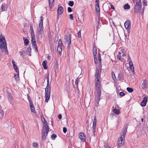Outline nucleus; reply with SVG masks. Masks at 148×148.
Wrapping results in <instances>:
<instances>
[{"instance_id": "nucleus-13", "label": "nucleus", "mask_w": 148, "mask_h": 148, "mask_svg": "<svg viewBox=\"0 0 148 148\" xmlns=\"http://www.w3.org/2000/svg\"><path fill=\"white\" fill-rule=\"evenodd\" d=\"M127 127H125L123 128V130L122 131V133L121 136H122L123 138H125V136L127 132Z\"/></svg>"}, {"instance_id": "nucleus-20", "label": "nucleus", "mask_w": 148, "mask_h": 148, "mask_svg": "<svg viewBox=\"0 0 148 148\" xmlns=\"http://www.w3.org/2000/svg\"><path fill=\"white\" fill-rule=\"evenodd\" d=\"M23 39L24 42V44L25 46H27L29 43L28 40L25 37H23Z\"/></svg>"}, {"instance_id": "nucleus-41", "label": "nucleus", "mask_w": 148, "mask_h": 148, "mask_svg": "<svg viewBox=\"0 0 148 148\" xmlns=\"http://www.w3.org/2000/svg\"><path fill=\"white\" fill-rule=\"evenodd\" d=\"M122 141H118V144L119 147H121L123 145Z\"/></svg>"}, {"instance_id": "nucleus-8", "label": "nucleus", "mask_w": 148, "mask_h": 148, "mask_svg": "<svg viewBox=\"0 0 148 148\" xmlns=\"http://www.w3.org/2000/svg\"><path fill=\"white\" fill-rule=\"evenodd\" d=\"M49 132L47 131H45V130H42V138L43 140H45Z\"/></svg>"}, {"instance_id": "nucleus-16", "label": "nucleus", "mask_w": 148, "mask_h": 148, "mask_svg": "<svg viewBox=\"0 0 148 148\" xmlns=\"http://www.w3.org/2000/svg\"><path fill=\"white\" fill-rule=\"evenodd\" d=\"M42 66L45 69H47V62L46 60L44 61L42 63Z\"/></svg>"}, {"instance_id": "nucleus-29", "label": "nucleus", "mask_w": 148, "mask_h": 148, "mask_svg": "<svg viewBox=\"0 0 148 148\" xmlns=\"http://www.w3.org/2000/svg\"><path fill=\"white\" fill-rule=\"evenodd\" d=\"M27 97L29 103V104H33V102L31 100V97L28 94L27 95Z\"/></svg>"}, {"instance_id": "nucleus-60", "label": "nucleus", "mask_w": 148, "mask_h": 148, "mask_svg": "<svg viewBox=\"0 0 148 148\" xmlns=\"http://www.w3.org/2000/svg\"><path fill=\"white\" fill-rule=\"evenodd\" d=\"M32 45L33 46V47H35L36 46H37L36 42H35L34 43H32Z\"/></svg>"}, {"instance_id": "nucleus-48", "label": "nucleus", "mask_w": 148, "mask_h": 148, "mask_svg": "<svg viewBox=\"0 0 148 148\" xmlns=\"http://www.w3.org/2000/svg\"><path fill=\"white\" fill-rule=\"evenodd\" d=\"M96 123L93 122V129H95Z\"/></svg>"}, {"instance_id": "nucleus-23", "label": "nucleus", "mask_w": 148, "mask_h": 148, "mask_svg": "<svg viewBox=\"0 0 148 148\" xmlns=\"http://www.w3.org/2000/svg\"><path fill=\"white\" fill-rule=\"evenodd\" d=\"M100 8L99 6L95 7V10L98 16H100Z\"/></svg>"}, {"instance_id": "nucleus-35", "label": "nucleus", "mask_w": 148, "mask_h": 148, "mask_svg": "<svg viewBox=\"0 0 148 148\" xmlns=\"http://www.w3.org/2000/svg\"><path fill=\"white\" fill-rule=\"evenodd\" d=\"M136 4L138 5H142L141 0H136Z\"/></svg>"}, {"instance_id": "nucleus-56", "label": "nucleus", "mask_w": 148, "mask_h": 148, "mask_svg": "<svg viewBox=\"0 0 148 148\" xmlns=\"http://www.w3.org/2000/svg\"><path fill=\"white\" fill-rule=\"evenodd\" d=\"M123 137L121 136L120 137V138L118 140V141H123Z\"/></svg>"}, {"instance_id": "nucleus-18", "label": "nucleus", "mask_w": 148, "mask_h": 148, "mask_svg": "<svg viewBox=\"0 0 148 148\" xmlns=\"http://www.w3.org/2000/svg\"><path fill=\"white\" fill-rule=\"evenodd\" d=\"M7 95L8 96V98L9 99V101H11L12 100L13 97L11 93L9 92H7Z\"/></svg>"}, {"instance_id": "nucleus-47", "label": "nucleus", "mask_w": 148, "mask_h": 148, "mask_svg": "<svg viewBox=\"0 0 148 148\" xmlns=\"http://www.w3.org/2000/svg\"><path fill=\"white\" fill-rule=\"evenodd\" d=\"M78 36L79 38H80L81 37V30H80L78 33Z\"/></svg>"}, {"instance_id": "nucleus-34", "label": "nucleus", "mask_w": 148, "mask_h": 148, "mask_svg": "<svg viewBox=\"0 0 148 148\" xmlns=\"http://www.w3.org/2000/svg\"><path fill=\"white\" fill-rule=\"evenodd\" d=\"M74 3L73 1H70L68 5L69 6L72 7L74 5Z\"/></svg>"}, {"instance_id": "nucleus-39", "label": "nucleus", "mask_w": 148, "mask_h": 148, "mask_svg": "<svg viewBox=\"0 0 148 148\" xmlns=\"http://www.w3.org/2000/svg\"><path fill=\"white\" fill-rule=\"evenodd\" d=\"M13 68H14L16 73H18V72H19V69L16 65L13 66Z\"/></svg>"}, {"instance_id": "nucleus-54", "label": "nucleus", "mask_w": 148, "mask_h": 148, "mask_svg": "<svg viewBox=\"0 0 148 148\" xmlns=\"http://www.w3.org/2000/svg\"><path fill=\"white\" fill-rule=\"evenodd\" d=\"M70 16V18L72 20H73V14H70L69 15Z\"/></svg>"}, {"instance_id": "nucleus-14", "label": "nucleus", "mask_w": 148, "mask_h": 148, "mask_svg": "<svg viewBox=\"0 0 148 148\" xmlns=\"http://www.w3.org/2000/svg\"><path fill=\"white\" fill-rule=\"evenodd\" d=\"M71 34H69L66 37V40L67 41L68 44H71Z\"/></svg>"}, {"instance_id": "nucleus-9", "label": "nucleus", "mask_w": 148, "mask_h": 148, "mask_svg": "<svg viewBox=\"0 0 148 148\" xmlns=\"http://www.w3.org/2000/svg\"><path fill=\"white\" fill-rule=\"evenodd\" d=\"M50 94L51 92H50V91L48 92H45V102H48L50 98Z\"/></svg>"}, {"instance_id": "nucleus-31", "label": "nucleus", "mask_w": 148, "mask_h": 148, "mask_svg": "<svg viewBox=\"0 0 148 148\" xmlns=\"http://www.w3.org/2000/svg\"><path fill=\"white\" fill-rule=\"evenodd\" d=\"M62 47H61L60 46H58L57 48L58 51L59 52L60 54V53L62 51Z\"/></svg>"}, {"instance_id": "nucleus-42", "label": "nucleus", "mask_w": 148, "mask_h": 148, "mask_svg": "<svg viewBox=\"0 0 148 148\" xmlns=\"http://www.w3.org/2000/svg\"><path fill=\"white\" fill-rule=\"evenodd\" d=\"M78 77L77 79H76L75 81V84L76 86V87L77 88H78V82L79 81L78 80Z\"/></svg>"}, {"instance_id": "nucleus-38", "label": "nucleus", "mask_w": 148, "mask_h": 148, "mask_svg": "<svg viewBox=\"0 0 148 148\" xmlns=\"http://www.w3.org/2000/svg\"><path fill=\"white\" fill-rule=\"evenodd\" d=\"M43 17L41 16L40 17V21L39 23V25H43Z\"/></svg>"}, {"instance_id": "nucleus-53", "label": "nucleus", "mask_w": 148, "mask_h": 148, "mask_svg": "<svg viewBox=\"0 0 148 148\" xmlns=\"http://www.w3.org/2000/svg\"><path fill=\"white\" fill-rule=\"evenodd\" d=\"M63 132L64 133H66L67 132V129H66V128L65 127H63Z\"/></svg>"}, {"instance_id": "nucleus-37", "label": "nucleus", "mask_w": 148, "mask_h": 148, "mask_svg": "<svg viewBox=\"0 0 148 148\" xmlns=\"http://www.w3.org/2000/svg\"><path fill=\"white\" fill-rule=\"evenodd\" d=\"M5 4H3L1 6V10L3 11H5V8H4L5 6Z\"/></svg>"}, {"instance_id": "nucleus-7", "label": "nucleus", "mask_w": 148, "mask_h": 148, "mask_svg": "<svg viewBox=\"0 0 148 148\" xmlns=\"http://www.w3.org/2000/svg\"><path fill=\"white\" fill-rule=\"evenodd\" d=\"M79 138L83 142H84L86 141V137L85 135L82 132H80L79 134Z\"/></svg>"}, {"instance_id": "nucleus-62", "label": "nucleus", "mask_w": 148, "mask_h": 148, "mask_svg": "<svg viewBox=\"0 0 148 148\" xmlns=\"http://www.w3.org/2000/svg\"><path fill=\"white\" fill-rule=\"evenodd\" d=\"M30 30H33V24H30Z\"/></svg>"}, {"instance_id": "nucleus-55", "label": "nucleus", "mask_w": 148, "mask_h": 148, "mask_svg": "<svg viewBox=\"0 0 148 148\" xmlns=\"http://www.w3.org/2000/svg\"><path fill=\"white\" fill-rule=\"evenodd\" d=\"M47 84H49V75H48L47 77Z\"/></svg>"}, {"instance_id": "nucleus-22", "label": "nucleus", "mask_w": 148, "mask_h": 148, "mask_svg": "<svg viewBox=\"0 0 148 148\" xmlns=\"http://www.w3.org/2000/svg\"><path fill=\"white\" fill-rule=\"evenodd\" d=\"M129 64L130 69L132 70L133 73L134 71V68L132 61H130L129 62Z\"/></svg>"}, {"instance_id": "nucleus-61", "label": "nucleus", "mask_w": 148, "mask_h": 148, "mask_svg": "<svg viewBox=\"0 0 148 148\" xmlns=\"http://www.w3.org/2000/svg\"><path fill=\"white\" fill-rule=\"evenodd\" d=\"M58 117L59 119H61L62 118V116L61 114H59L58 115Z\"/></svg>"}, {"instance_id": "nucleus-30", "label": "nucleus", "mask_w": 148, "mask_h": 148, "mask_svg": "<svg viewBox=\"0 0 148 148\" xmlns=\"http://www.w3.org/2000/svg\"><path fill=\"white\" fill-rule=\"evenodd\" d=\"M127 90L129 92H132L134 91V90L132 88L130 87L127 88Z\"/></svg>"}, {"instance_id": "nucleus-6", "label": "nucleus", "mask_w": 148, "mask_h": 148, "mask_svg": "<svg viewBox=\"0 0 148 148\" xmlns=\"http://www.w3.org/2000/svg\"><path fill=\"white\" fill-rule=\"evenodd\" d=\"M147 99L148 97L147 96H145L144 97L143 100L140 103V105L141 106L144 107L145 106L147 101Z\"/></svg>"}, {"instance_id": "nucleus-43", "label": "nucleus", "mask_w": 148, "mask_h": 148, "mask_svg": "<svg viewBox=\"0 0 148 148\" xmlns=\"http://www.w3.org/2000/svg\"><path fill=\"white\" fill-rule=\"evenodd\" d=\"M14 77H15V79H16L17 78L19 77V72H18V73H17L16 74H14Z\"/></svg>"}, {"instance_id": "nucleus-26", "label": "nucleus", "mask_w": 148, "mask_h": 148, "mask_svg": "<svg viewBox=\"0 0 148 148\" xmlns=\"http://www.w3.org/2000/svg\"><path fill=\"white\" fill-rule=\"evenodd\" d=\"M124 8L125 10H128L130 8V6L128 3H126L124 5Z\"/></svg>"}, {"instance_id": "nucleus-49", "label": "nucleus", "mask_w": 148, "mask_h": 148, "mask_svg": "<svg viewBox=\"0 0 148 148\" xmlns=\"http://www.w3.org/2000/svg\"><path fill=\"white\" fill-rule=\"evenodd\" d=\"M68 12H71L72 11V9L70 7H69L68 8Z\"/></svg>"}, {"instance_id": "nucleus-58", "label": "nucleus", "mask_w": 148, "mask_h": 148, "mask_svg": "<svg viewBox=\"0 0 148 148\" xmlns=\"http://www.w3.org/2000/svg\"><path fill=\"white\" fill-rule=\"evenodd\" d=\"M33 145L35 147H36L38 146V144L36 143H33Z\"/></svg>"}, {"instance_id": "nucleus-12", "label": "nucleus", "mask_w": 148, "mask_h": 148, "mask_svg": "<svg viewBox=\"0 0 148 148\" xmlns=\"http://www.w3.org/2000/svg\"><path fill=\"white\" fill-rule=\"evenodd\" d=\"M118 79L121 81L124 80L123 73L121 71H120Z\"/></svg>"}, {"instance_id": "nucleus-44", "label": "nucleus", "mask_w": 148, "mask_h": 148, "mask_svg": "<svg viewBox=\"0 0 148 148\" xmlns=\"http://www.w3.org/2000/svg\"><path fill=\"white\" fill-rule=\"evenodd\" d=\"M58 46H60L61 47H62V41H61V39L59 40L58 41Z\"/></svg>"}, {"instance_id": "nucleus-57", "label": "nucleus", "mask_w": 148, "mask_h": 148, "mask_svg": "<svg viewBox=\"0 0 148 148\" xmlns=\"http://www.w3.org/2000/svg\"><path fill=\"white\" fill-rule=\"evenodd\" d=\"M12 62L13 64V66L16 65L15 64V62L14 60H12Z\"/></svg>"}, {"instance_id": "nucleus-19", "label": "nucleus", "mask_w": 148, "mask_h": 148, "mask_svg": "<svg viewBox=\"0 0 148 148\" xmlns=\"http://www.w3.org/2000/svg\"><path fill=\"white\" fill-rule=\"evenodd\" d=\"M51 88L50 86H49V85L47 84V86L45 88V92H48L49 91L51 92Z\"/></svg>"}, {"instance_id": "nucleus-24", "label": "nucleus", "mask_w": 148, "mask_h": 148, "mask_svg": "<svg viewBox=\"0 0 148 148\" xmlns=\"http://www.w3.org/2000/svg\"><path fill=\"white\" fill-rule=\"evenodd\" d=\"M19 53L22 57H23L25 55V51L24 50H21L19 51Z\"/></svg>"}, {"instance_id": "nucleus-27", "label": "nucleus", "mask_w": 148, "mask_h": 148, "mask_svg": "<svg viewBox=\"0 0 148 148\" xmlns=\"http://www.w3.org/2000/svg\"><path fill=\"white\" fill-rule=\"evenodd\" d=\"M93 54L94 56H96V54L97 53V49L95 47H94L93 48Z\"/></svg>"}, {"instance_id": "nucleus-3", "label": "nucleus", "mask_w": 148, "mask_h": 148, "mask_svg": "<svg viewBox=\"0 0 148 148\" xmlns=\"http://www.w3.org/2000/svg\"><path fill=\"white\" fill-rule=\"evenodd\" d=\"M97 95V102L96 106L97 107L99 105V101L100 99V97L101 95V88H97L96 90Z\"/></svg>"}, {"instance_id": "nucleus-45", "label": "nucleus", "mask_w": 148, "mask_h": 148, "mask_svg": "<svg viewBox=\"0 0 148 148\" xmlns=\"http://www.w3.org/2000/svg\"><path fill=\"white\" fill-rule=\"evenodd\" d=\"M94 59L95 62V64H97V60L96 57V56H94Z\"/></svg>"}, {"instance_id": "nucleus-5", "label": "nucleus", "mask_w": 148, "mask_h": 148, "mask_svg": "<svg viewBox=\"0 0 148 148\" xmlns=\"http://www.w3.org/2000/svg\"><path fill=\"white\" fill-rule=\"evenodd\" d=\"M142 8V5H138L136 4L134 6V13L135 14L141 10Z\"/></svg>"}, {"instance_id": "nucleus-32", "label": "nucleus", "mask_w": 148, "mask_h": 148, "mask_svg": "<svg viewBox=\"0 0 148 148\" xmlns=\"http://www.w3.org/2000/svg\"><path fill=\"white\" fill-rule=\"evenodd\" d=\"M112 76L113 80L114 81H116V78L113 72H112Z\"/></svg>"}, {"instance_id": "nucleus-4", "label": "nucleus", "mask_w": 148, "mask_h": 148, "mask_svg": "<svg viewBox=\"0 0 148 148\" xmlns=\"http://www.w3.org/2000/svg\"><path fill=\"white\" fill-rule=\"evenodd\" d=\"M130 21V20H127L124 23V25L125 28L127 29L128 34L130 33L131 28Z\"/></svg>"}, {"instance_id": "nucleus-46", "label": "nucleus", "mask_w": 148, "mask_h": 148, "mask_svg": "<svg viewBox=\"0 0 148 148\" xmlns=\"http://www.w3.org/2000/svg\"><path fill=\"white\" fill-rule=\"evenodd\" d=\"M31 37H32V36H35L34 31V29L31 30Z\"/></svg>"}, {"instance_id": "nucleus-50", "label": "nucleus", "mask_w": 148, "mask_h": 148, "mask_svg": "<svg viewBox=\"0 0 148 148\" xmlns=\"http://www.w3.org/2000/svg\"><path fill=\"white\" fill-rule=\"evenodd\" d=\"M42 117H43L44 120V122H43V125H48L47 124V122L45 120V118L43 116H42Z\"/></svg>"}, {"instance_id": "nucleus-1", "label": "nucleus", "mask_w": 148, "mask_h": 148, "mask_svg": "<svg viewBox=\"0 0 148 148\" xmlns=\"http://www.w3.org/2000/svg\"><path fill=\"white\" fill-rule=\"evenodd\" d=\"M101 67L100 69V72L99 69H98L96 68L95 75V86L97 88H101L100 87L101 86L100 78L101 73Z\"/></svg>"}, {"instance_id": "nucleus-17", "label": "nucleus", "mask_w": 148, "mask_h": 148, "mask_svg": "<svg viewBox=\"0 0 148 148\" xmlns=\"http://www.w3.org/2000/svg\"><path fill=\"white\" fill-rule=\"evenodd\" d=\"M30 107L31 110V111L32 112H33L35 113L36 112L35 110V108L33 103L30 104Z\"/></svg>"}, {"instance_id": "nucleus-51", "label": "nucleus", "mask_w": 148, "mask_h": 148, "mask_svg": "<svg viewBox=\"0 0 148 148\" xmlns=\"http://www.w3.org/2000/svg\"><path fill=\"white\" fill-rule=\"evenodd\" d=\"M119 95L121 96H123L125 95V94L123 92H121L119 93Z\"/></svg>"}, {"instance_id": "nucleus-36", "label": "nucleus", "mask_w": 148, "mask_h": 148, "mask_svg": "<svg viewBox=\"0 0 148 148\" xmlns=\"http://www.w3.org/2000/svg\"><path fill=\"white\" fill-rule=\"evenodd\" d=\"M51 138L53 140H54L57 137V136L56 134H53L51 135Z\"/></svg>"}, {"instance_id": "nucleus-63", "label": "nucleus", "mask_w": 148, "mask_h": 148, "mask_svg": "<svg viewBox=\"0 0 148 148\" xmlns=\"http://www.w3.org/2000/svg\"><path fill=\"white\" fill-rule=\"evenodd\" d=\"M40 30L39 31V33H41V32L43 31V28H40Z\"/></svg>"}, {"instance_id": "nucleus-25", "label": "nucleus", "mask_w": 148, "mask_h": 148, "mask_svg": "<svg viewBox=\"0 0 148 148\" xmlns=\"http://www.w3.org/2000/svg\"><path fill=\"white\" fill-rule=\"evenodd\" d=\"M27 54L28 55L29 54L30 56H31V49L30 46L27 48Z\"/></svg>"}, {"instance_id": "nucleus-52", "label": "nucleus", "mask_w": 148, "mask_h": 148, "mask_svg": "<svg viewBox=\"0 0 148 148\" xmlns=\"http://www.w3.org/2000/svg\"><path fill=\"white\" fill-rule=\"evenodd\" d=\"M147 1H143V5L144 6H146L147 5Z\"/></svg>"}, {"instance_id": "nucleus-10", "label": "nucleus", "mask_w": 148, "mask_h": 148, "mask_svg": "<svg viewBox=\"0 0 148 148\" xmlns=\"http://www.w3.org/2000/svg\"><path fill=\"white\" fill-rule=\"evenodd\" d=\"M147 80H146L143 81L142 82H142L141 86L142 89H144L146 88V86L147 84Z\"/></svg>"}, {"instance_id": "nucleus-11", "label": "nucleus", "mask_w": 148, "mask_h": 148, "mask_svg": "<svg viewBox=\"0 0 148 148\" xmlns=\"http://www.w3.org/2000/svg\"><path fill=\"white\" fill-rule=\"evenodd\" d=\"M64 9L62 6L59 7L57 10V12L58 14L61 15L63 12Z\"/></svg>"}, {"instance_id": "nucleus-64", "label": "nucleus", "mask_w": 148, "mask_h": 148, "mask_svg": "<svg viewBox=\"0 0 148 148\" xmlns=\"http://www.w3.org/2000/svg\"><path fill=\"white\" fill-rule=\"evenodd\" d=\"M97 120H96V116H95L94 117V122H93L96 123Z\"/></svg>"}, {"instance_id": "nucleus-21", "label": "nucleus", "mask_w": 148, "mask_h": 148, "mask_svg": "<svg viewBox=\"0 0 148 148\" xmlns=\"http://www.w3.org/2000/svg\"><path fill=\"white\" fill-rule=\"evenodd\" d=\"M113 111L115 114L118 115L120 113V111L119 109L114 108L113 109Z\"/></svg>"}, {"instance_id": "nucleus-40", "label": "nucleus", "mask_w": 148, "mask_h": 148, "mask_svg": "<svg viewBox=\"0 0 148 148\" xmlns=\"http://www.w3.org/2000/svg\"><path fill=\"white\" fill-rule=\"evenodd\" d=\"M98 59L99 62H101V55L100 53L99 52L98 53Z\"/></svg>"}, {"instance_id": "nucleus-59", "label": "nucleus", "mask_w": 148, "mask_h": 148, "mask_svg": "<svg viewBox=\"0 0 148 148\" xmlns=\"http://www.w3.org/2000/svg\"><path fill=\"white\" fill-rule=\"evenodd\" d=\"M99 1H98L97 2L96 1L95 7L99 6Z\"/></svg>"}, {"instance_id": "nucleus-33", "label": "nucleus", "mask_w": 148, "mask_h": 148, "mask_svg": "<svg viewBox=\"0 0 148 148\" xmlns=\"http://www.w3.org/2000/svg\"><path fill=\"white\" fill-rule=\"evenodd\" d=\"M32 43H34L36 42V38L35 36H32L31 37Z\"/></svg>"}, {"instance_id": "nucleus-28", "label": "nucleus", "mask_w": 148, "mask_h": 148, "mask_svg": "<svg viewBox=\"0 0 148 148\" xmlns=\"http://www.w3.org/2000/svg\"><path fill=\"white\" fill-rule=\"evenodd\" d=\"M54 0H49V7L51 8L53 6L52 3H53Z\"/></svg>"}, {"instance_id": "nucleus-2", "label": "nucleus", "mask_w": 148, "mask_h": 148, "mask_svg": "<svg viewBox=\"0 0 148 148\" xmlns=\"http://www.w3.org/2000/svg\"><path fill=\"white\" fill-rule=\"evenodd\" d=\"M0 47L1 49L3 48L5 49V53L4 55L6 53L7 55L8 54V52L7 49L5 37L2 36L1 35L0 36Z\"/></svg>"}, {"instance_id": "nucleus-15", "label": "nucleus", "mask_w": 148, "mask_h": 148, "mask_svg": "<svg viewBox=\"0 0 148 148\" xmlns=\"http://www.w3.org/2000/svg\"><path fill=\"white\" fill-rule=\"evenodd\" d=\"M49 127L48 125H43V127L42 128V130H45L46 131H47L49 132Z\"/></svg>"}]
</instances>
